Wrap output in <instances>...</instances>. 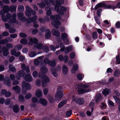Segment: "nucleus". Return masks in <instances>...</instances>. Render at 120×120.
Wrapping results in <instances>:
<instances>
[{
	"label": "nucleus",
	"instance_id": "obj_13",
	"mask_svg": "<svg viewBox=\"0 0 120 120\" xmlns=\"http://www.w3.org/2000/svg\"><path fill=\"white\" fill-rule=\"evenodd\" d=\"M11 54L12 55H14L15 56L18 57L20 55V52L18 51L17 52L15 50L13 49L11 51Z\"/></svg>",
	"mask_w": 120,
	"mask_h": 120
},
{
	"label": "nucleus",
	"instance_id": "obj_3",
	"mask_svg": "<svg viewBox=\"0 0 120 120\" xmlns=\"http://www.w3.org/2000/svg\"><path fill=\"white\" fill-rule=\"evenodd\" d=\"M90 87L89 85L86 84L84 85L82 83H80L76 85L75 88L76 89H78V92L79 94H83L90 91V89L87 88Z\"/></svg>",
	"mask_w": 120,
	"mask_h": 120
},
{
	"label": "nucleus",
	"instance_id": "obj_59",
	"mask_svg": "<svg viewBox=\"0 0 120 120\" xmlns=\"http://www.w3.org/2000/svg\"><path fill=\"white\" fill-rule=\"evenodd\" d=\"M18 101L20 102H24L25 101V99L24 98H19Z\"/></svg>",
	"mask_w": 120,
	"mask_h": 120
},
{
	"label": "nucleus",
	"instance_id": "obj_29",
	"mask_svg": "<svg viewBox=\"0 0 120 120\" xmlns=\"http://www.w3.org/2000/svg\"><path fill=\"white\" fill-rule=\"evenodd\" d=\"M62 71L63 73L64 74H67L68 71V68L67 66L64 65L63 67Z\"/></svg>",
	"mask_w": 120,
	"mask_h": 120
},
{
	"label": "nucleus",
	"instance_id": "obj_16",
	"mask_svg": "<svg viewBox=\"0 0 120 120\" xmlns=\"http://www.w3.org/2000/svg\"><path fill=\"white\" fill-rule=\"evenodd\" d=\"M25 79L26 81L29 82H31L33 80L30 74L26 75Z\"/></svg>",
	"mask_w": 120,
	"mask_h": 120
},
{
	"label": "nucleus",
	"instance_id": "obj_39",
	"mask_svg": "<svg viewBox=\"0 0 120 120\" xmlns=\"http://www.w3.org/2000/svg\"><path fill=\"white\" fill-rule=\"evenodd\" d=\"M24 8L22 5H19L18 7V10L19 11H23L24 10Z\"/></svg>",
	"mask_w": 120,
	"mask_h": 120
},
{
	"label": "nucleus",
	"instance_id": "obj_56",
	"mask_svg": "<svg viewBox=\"0 0 120 120\" xmlns=\"http://www.w3.org/2000/svg\"><path fill=\"white\" fill-rule=\"evenodd\" d=\"M112 70L110 68H108L106 70V72L107 73H112Z\"/></svg>",
	"mask_w": 120,
	"mask_h": 120
},
{
	"label": "nucleus",
	"instance_id": "obj_62",
	"mask_svg": "<svg viewBox=\"0 0 120 120\" xmlns=\"http://www.w3.org/2000/svg\"><path fill=\"white\" fill-rule=\"evenodd\" d=\"M15 30L14 28H10L9 30V32L11 33H13L15 32Z\"/></svg>",
	"mask_w": 120,
	"mask_h": 120
},
{
	"label": "nucleus",
	"instance_id": "obj_41",
	"mask_svg": "<svg viewBox=\"0 0 120 120\" xmlns=\"http://www.w3.org/2000/svg\"><path fill=\"white\" fill-rule=\"evenodd\" d=\"M40 62V61L37 59H35L34 61V64L35 65H38L39 64Z\"/></svg>",
	"mask_w": 120,
	"mask_h": 120
},
{
	"label": "nucleus",
	"instance_id": "obj_10",
	"mask_svg": "<svg viewBox=\"0 0 120 120\" xmlns=\"http://www.w3.org/2000/svg\"><path fill=\"white\" fill-rule=\"evenodd\" d=\"M44 61L46 64H48L49 65L53 67L56 65V63L55 60L52 61H50L47 58H45Z\"/></svg>",
	"mask_w": 120,
	"mask_h": 120
},
{
	"label": "nucleus",
	"instance_id": "obj_46",
	"mask_svg": "<svg viewBox=\"0 0 120 120\" xmlns=\"http://www.w3.org/2000/svg\"><path fill=\"white\" fill-rule=\"evenodd\" d=\"M48 92V88H45L44 89L43 92L44 94L45 95H46Z\"/></svg>",
	"mask_w": 120,
	"mask_h": 120
},
{
	"label": "nucleus",
	"instance_id": "obj_8",
	"mask_svg": "<svg viewBox=\"0 0 120 120\" xmlns=\"http://www.w3.org/2000/svg\"><path fill=\"white\" fill-rule=\"evenodd\" d=\"M105 3V2H103L97 4L95 7V10H96L99 8L102 7H105L107 9L112 8L113 9L116 8L115 7H112L109 5H106Z\"/></svg>",
	"mask_w": 120,
	"mask_h": 120
},
{
	"label": "nucleus",
	"instance_id": "obj_43",
	"mask_svg": "<svg viewBox=\"0 0 120 120\" xmlns=\"http://www.w3.org/2000/svg\"><path fill=\"white\" fill-rule=\"evenodd\" d=\"M6 46L8 49L11 48L13 47V45L11 43H8L6 44Z\"/></svg>",
	"mask_w": 120,
	"mask_h": 120
},
{
	"label": "nucleus",
	"instance_id": "obj_58",
	"mask_svg": "<svg viewBox=\"0 0 120 120\" xmlns=\"http://www.w3.org/2000/svg\"><path fill=\"white\" fill-rule=\"evenodd\" d=\"M52 74L53 76L55 77H57V74L55 71H54V70H52Z\"/></svg>",
	"mask_w": 120,
	"mask_h": 120
},
{
	"label": "nucleus",
	"instance_id": "obj_53",
	"mask_svg": "<svg viewBox=\"0 0 120 120\" xmlns=\"http://www.w3.org/2000/svg\"><path fill=\"white\" fill-rule=\"evenodd\" d=\"M20 60L21 61H24L25 60V58L22 56H20L19 57Z\"/></svg>",
	"mask_w": 120,
	"mask_h": 120
},
{
	"label": "nucleus",
	"instance_id": "obj_54",
	"mask_svg": "<svg viewBox=\"0 0 120 120\" xmlns=\"http://www.w3.org/2000/svg\"><path fill=\"white\" fill-rule=\"evenodd\" d=\"M10 101L9 99H7L5 101V104L8 105H9L10 102Z\"/></svg>",
	"mask_w": 120,
	"mask_h": 120
},
{
	"label": "nucleus",
	"instance_id": "obj_7",
	"mask_svg": "<svg viewBox=\"0 0 120 120\" xmlns=\"http://www.w3.org/2000/svg\"><path fill=\"white\" fill-rule=\"evenodd\" d=\"M55 4L53 0H44L39 4L40 7L41 8L45 7L46 5L50 6L51 4L54 5Z\"/></svg>",
	"mask_w": 120,
	"mask_h": 120
},
{
	"label": "nucleus",
	"instance_id": "obj_11",
	"mask_svg": "<svg viewBox=\"0 0 120 120\" xmlns=\"http://www.w3.org/2000/svg\"><path fill=\"white\" fill-rule=\"evenodd\" d=\"M22 87L23 89L27 90H29L31 88V85L29 84L26 83L24 81H23L22 82Z\"/></svg>",
	"mask_w": 120,
	"mask_h": 120
},
{
	"label": "nucleus",
	"instance_id": "obj_1",
	"mask_svg": "<svg viewBox=\"0 0 120 120\" xmlns=\"http://www.w3.org/2000/svg\"><path fill=\"white\" fill-rule=\"evenodd\" d=\"M10 8L7 5L4 6L3 8V10H1L0 12V14L2 16V19L5 22L7 21L8 20L11 18L10 20L11 23H13L16 22V15L14 13L13 15L11 17V14L8 13L6 15V18L5 17L4 15L5 13H7L9 12Z\"/></svg>",
	"mask_w": 120,
	"mask_h": 120
},
{
	"label": "nucleus",
	"instance_id": "obj_38",
	"mask_svg": "<svg viewBox=\"0 0 120 120\" xmlns=\"http://www.w3.org/2000/svg\"><path fill=\"white\" fill-rule=\"evenodd\" d=\"M23 46L21 44H19L15 46V49L17 50H19L22 49V47Z\"/></svg>",
	"mask_w": 120,
	"mask_h": 120
},
{
	"label": "nucleus",
	"instance_id": "obj_28",
	"mask_svg": "<svg viewBox=\"0 0 120 120\" xmlns=\"http://www.w3.org/2000/svg\"><path fill=\"white\" fill-rule=\"evenodd\" d=\"M110 92V90L109 89L106 88L103 90L102 92V93L105 96H106L108 95Z\"/></svg>",
	"mask_w": 120,
	"mask_h": 120
},
{
	"label": "nucleus",
	"instance_id": "obj_32",
	"mask_svg": "<svg viewBox=\"0 0 120 120\" xmlns=\"http://www.w3.org/2000/svg\"><path fill=\"white\" fill-rule=\"evenodd\" d=\"M66 100H63L60 102L58 104V107L59 108H60L63 106L66 102Z\"/></svg>",
	"mask_w": 120,
	"mask_h": 120
},
{
	"label": "nucleus",
	"instance_id": "obj_12",
	"mask_svg": "<svg viewBox=\"0 0 120 120\" xmlns=\"http://www.w3.org/2000/svg\"><path fill=\"white\" fill-rule=\"evenodd\" d=\"M26 15L27 17H29L31 16V11L32 10L30 8L28 5L26 6Z\"/></svg>",
	"mask_w": 120,
	"mask_h": 120
},
{
	"label": "nucleus",
	"instance_id": "obj_51",
	"mask_svg": "<svg viewBox=\"0 0 120 120\" xmlns=\"http://www.w3.org/2000/svg\"><path fill=\"white\" fill-rule=\"evenodd\" d=\"M92 36L93 38L95 39H96L97 38V33L96 32H94V33L92 34Z\"/></svg>",
	"mask_w": 120,
	"mask_h": 120
},
{
	"label": "nucleus",
	"instance_id": "obj_33",
	"mask_svg": "<svg viewBox=\"0 0 120 120\" xmlns=\"http://www.w3.org/2000/svg\"><path fill=\"white\" fill-rule=\"evenodd\" d=\"M120 71L117 70H116L115 71L113 75L116 77H118L120 75Z\"/></svg>",
	"mask_w": 120,
	"mask_h": 120
},
{
	"label": "nucleus",
	"instance_id": "obj_52",
	"mask_svg": "<svg viewBox=\"0 0 120 120\" xmlns=\"http://www.w3.org/2000/svg\"><path fill=\"white\" fill-rule=\"evenodd\" d=\"M38 75V72L36 71H34L33 73V75L34 77H37Z\"/></svg>",
	"mask_w": 120,
	"mask_h": 120
},
{
	"label": "nucleus",
	"instance_id": "obj_30",
	"mask_svg": "<svg viewBox=\"0 0 120 120\" xmlns=\"http://www.w3.org/2000/svg\"><path fill=\"white\" fill-rule=\"evenodd\" d=\"M72 49V47L71 46H70L69 47L66 48L65 50V53L67 54L69 51H71Z\"/></svg>",
	"mask_w": 120,
	"mask_h": 120
},
{
	"label": "nucleus",
	"instance_id": "obj_61",
	"mask_svg": "<svg viewBox=\"0 0 120 120\" xmlns=\"http://www.w3.org/2000/svg\"><path fill=\"white\" fill-rule=\"evenodd\" d=\"M2 35L4 36H6L9 35V33L8 32H5L2 33Z\"/></svg>",
	"mask_w": 120,
	"mask_h": 120
},
{
	"label": "nucleus",
	"instance_id": "obj_35",
	"mask_svg": "<svg viewBox=\"0 0 120 120\" xmlns=\"http://www.w3.org/2000/svg\"><path fill=\"white\" fill-rule=\"evenodd\" d=\"M20 43L23 45L26 44L28 43L27 40L25 39H22L20 41Z\"/></svg>",
	"mask_w": 120,
	"mask_h": 120
},
{
	"label": "nucleus",
	"instance_id": "obj_55",
	"mask_svg": "<svg viewBox=\"0 0 120 120\" xmlns=\"http://www.w3.org/2000/svg\"><path fill=\"white\" fill-rule=\"evenodd\" d=\"M116 59L117 62L118 64H120V58L118 55L116 56Z\"/></svg>",
	"mask_w": 120,
	"mask_h": 120
},
{
	"label": "nucleus",
	"instance_id": "obj_34",
	"mask_svg": "<svg viewBox=\"0 0 120 120\" xmlns=\"http://www.w3.org/2000/svg\"><path fill=\"white\" fill-rule=\"evenodd\" d=\"M9 68L10 70L11 71L14 72L16 71L15 68L11 64H10L9 65Z\"/></svg>",
	"mask_w": 120,
	"mask_h": 120
},
{
	"label": "nucleus",
	"instance_id": "obj_20",
	"mask_svg": "<svg viewBox=\"0 0 120 120\" xmlns=\"http://www.w3.org/2000/svg\"><path fill=\"white\" fill-rule=\"evenodd\" d=\"M3 54L5 56H7L9 54V52L8 50L5 47H3Z\"/></svg>",
	"mask_w": 120,
	"mask_h": 120
},
{
	"label": "nucleus",
	"instance_id": "obj_49",
	"mask_svg": "<svg viewBox=\"0 0 120 120\" xmlns=\"http://www.w3.org/2000/svg\"><path fill=\"white\" fill-rule=\"evenodd\" d=\"M23 15V12H20L17 14V15L19 19L21 18Z\"/></svg>",
	"mask_w": 120,
	"mask_h": 120
},
{
	"label": "nucleus",
	"instance_id": "obj_18",
	"mask_svg": "<svg viewBox=\"0 0 120 120\" xmlns=\"http://www.w3.org/2000/svg\"><path fill=\"white\" fill-rule=\"evenodd\" d=\"M68 36L67 34L66 33H63L61 35V37L62 39L64 40V41L65 42V40H66L67 42H68V39L66 38Z\"/></svg>",
	"mask_w": 120,
	"mask_h": 120
},
{
	"label": "nucleus",
	"instance_id": "obj_36",
	"mask_svg": "<svg viewBox=\"0 0 120 120\" xmlns=\"http://www.w3.org/2000/svg\"><path fill=\"white\" fill-rule=\"evenodd\" d=\"M36 55V53L34 51L31 52L28 54L29 56L31 57H34Z\"/></svg>",
	"mask_w": 120,
	"mask_h": 120
},
{
	"label": "nucleus",
	"instance_id": "obj_5",
	"mask_svg": "<svg viewBox=\"0 0 120 120\" xmlns=\"http://www.w3.org/2000/svg\"><path fill=\"white\" fill-rule=\"evenodd\" d=\"M41 71L39 73V77L41 78H43L46 82L48 83L49 82V79L45 74L48 71V69L45 66H42L40 69Z\"/></svg>",
	"mask_w": 120,
	"mask_h": 120
},
{
	"label": "nucleus",
	"instance_id": "obj_40",
	"mask_svg": "<svg viewBox=\"0 0 120 120\" xmlns=\"http://www.w3.org/2000/svg\"><path fill=\"white\" fill-rule=\"evenodd\" d=\"M75 56V52H72L70 55L69 57L70 59H73L74 58Z\"/></svg>",
	"mask_w": 120,
	"mask_h": 120
},
{
	"label": "nucleus",
	"instance_id": "obj_57",
	"mask_svg": "<svg viewBox=\"0 0 120 120\" xmlns=\"http://www.w3.org/2000/svg\"><path fill=\"white\" fill-rule=\"evenodd\" d=\"M7 92L6 90L3 89L1 91V94L3 95H5Z\"/></svg>",
	"mask_w": 120,
	"mask_h": 120
},
{
	"label": "nucleus",
	"instance_id": "obj_23",
	"mask_svg": "<svg viewBox=\"0 0 120 120\" xmlns=\"http://www.w3.org/2000/svg\"><path fill=\"white\" fill-rule=\"evenodd\" d=\"M78 68V65L77 64H74L73 66V68L71 71V72L72 73H74Z\"/></svg>",
	"mask_w": 120,
	"mask_h": 120
},
{
	"label": "nucleus",
	"instance_id": "obj_44",
	"mask_svg": "<svg viewBox=\"0 0 120 120\" xmlns=\"http://www.w3.org/2000/svg\"><path fill=\"white\" fill-rule=\"evenodd\" d=\"M10 77L11 80H13L15 78V76L14 74H11L10 75Z\"/></svg>",
	"mask_w": 120,
	"mask_h": 120
},
{
	"label": "nucleus",
	"instance_id": "obj_45",
	"mask_svg": "<svg viewBox=\"0 0 120 120\" xmlns=\"http://www.w3.org/2000/svg\"><path fill=\"white\" fill-rule=\"evenodd\" d=\"M101 9V8L99 9H98L97 12V14L100 17V16L101 15V12L102 11Z\"/></svg>",
	"mask_w": 120,
	"mask_h": 120
},
{
	"label": "nucleus",
	"instance_id": "obj_26",
	"mask_svg": "<svg viewBox=\"0 0 120 120\" xmlns=\"http://www.w3.org/2000/svg\"><path fill=\"white\" fill-rule=\"evenodd\" d=\"M25 75V72L22 70L19 71L18 73V77H23Z\"/></svg>",
	"mask_w": 120,
	"mask_h": 120
},
{
	"label": "nucleus",
	"instance_id": "obj_24",
	"mask_svg": "<svg viewBox=\"0 0 120 120\" xmlns=\"http://www.w3.org/2000/svg\"><path fill=\"white\" fill-rule=\"evenodd\" d=\"M13 110L14 112L15 113L18 112L19 110V109L17 105H14L13 107Z\"/></svg>",
	"mask_w": 120,
	"mask_h": 120
},
{
	"label": "nucleus",
	"instance_id": "obj_6",
	"mask_svg": "<svg viewBox=\"0 0 120 120\" xmlns=\"http://www.w3.org/2000/svg\"><path fill=\"white\" fill-rule=\"evenodd\" d=\"M50 18L52 21V24L54 27L57 28L61 25V22L58 20L60 19V17L58 15H52L50 17Z\"/></svg>",
	"mask_w": 120,
	"mask_h": 120
},
{
	"label": "nucleus",
	"instance_id": "obj_27",
	"mask_svg": "<svg viewBox=\"0 0 120 120\" xmlns=\"http://www.w3.org/2000/svg\"><path fill=\"white\" fill-rule=\"evenodd\" d=\"M12 90L14 91L17 93H19L20 91V88L18 86H16L15 87H13L12 88Z\"/></svg>",
	"mask_w": 120,
	"mask_h": 120
},
{
	"label": "nucleus",
	"instance_id": "obj_50",
	"mask_svg": "<svg viewBox=\"0 0 120 120\" xmlns=\"http://www.w3.org/2000/svg\"><path fill=\"white\" fill-rule=\"evenodd\" d=\"M72 113V111L71 110H69L66 112V115L67 116L69 117L71 116Z\"/></svg>",
	"mask_w": 120,
	"mask_h": 120
},
{
	"label": "nucleus",
	"instance_id": "obj_48",
	"mask_svg": "<svg viewBox=\"0 0 120 120\" xmlns=\"http://www.w3.org/2000/svg\"><path fill=\"white\" fill-rule=\"evenodd\" d=\"M19 36L22 38L25 37L26 36V34L23 33H20L19 34Z\"/></svg>",
	"mask_w": 120,
	"mask_h": 120
},
{
	"label": "nucleus",
	"instance_id": "obj_9",
	"mask_svg": "<svg viewBox=\"0 0 120 120\" xmlns=\"http://www.w3.org/2000/svg\"><path fill=\"white\" fill-rule=\"evenodd\" d=\"M55 96L57 98H62L64 97V93L63 92V89L62 87L59 86L58 87L57 91L56 94Z\"/></svg>",
	"mask_w": 120,
	"mask_h": 120
},
{
	"label": "nucleus",
	"instance_id": "obj_4",
	"mask_svg": "<svg viewBox=\"0 0 120 120\" xmlns=\"http://www.w3.org/2000/svg\"><path fill=\"white\" fill-rule=\"evenodd\" d=\"M55 0L56 1V4L55 6V10L57 11L59 14L62 15L63 14L64 12L67 10L66 8L63 7H60L61 4H63L64 1L61 0L59 2L57 0Z\"/></svg>",
	"mask_w": 120,
	"mask_h": 120
},
{
	"label": "nucleus",
	"instance_id": "obj_47",
	"mask_svg": "<svg viewBox=\"0 0 120 120\" xmlns=\"http://www.w3.org/2000/svg\"><path fill=\"white\" fill-rule=\"evenodd\" d=\"M19 19L22 22H25L26 21L27 22L28 19L26 20V18L25 17H23Z\"/></svg>",
	"mask_w": 120,
	"mask_h": 120
},
{
	"label": "nucleus",
	"instance_id": "obj_19",
	"mask_svg": "<svg viewBox=\"0 0 120 120\" xmlns=\"http://www.w3.org/2000/svg\"><path fill=\"white\" fill-rule=\"evenodd\" d=\"M45 9L46 11V15H47L50 16L52 14L51 10L50 8L48 7H46L45 8Z\"/></svg>",
	"mask_w": 120,
	"mask_h": 120
},
{
	"label": "nucleus",
	"instance_id": "obj_17",
	"mask_svg": "<svg viewBox=\"0 0 120 120\" xmlns=\"http://www.w3.org/2000/svg\"><path fill=\"white\" fill-rule=\"evenodd\" d=\"M51 33L50 30L49 29H47L46 31L45 38L46 39L49 38L51 37Z\"/></svg>",
	"mask_w": 120,
	"mask_h": 120
},
{
	"label": "nucleus",
	"instance_id": "obj_42",
	"mask_svg": "<svg viewBox=\"0 0 120 120\" xmlns=\"http://www.w3.org/2000/svg\"><path fill=\"white\" fill-rule=\"evenodd\" d=\"M68 57L67 55H65L64 56V62L65 63H67L68 61Z\"/></svg>",
	"mask_w": 120,
	"mask_h": 120
},
{
	"label": "nucleus",
	"instance_id": "obj_2",
	"mask_svg": "<svg viewBox=\"0 0 120 120\" xmlns=\"http://www.w3.org/2000/svg\"><path fill=\"white\" fill-rule=\"evenodd\" d=\"M29 41L28 43L29 45H32L35 43L34 47L39 50H42L45 52H47L49 51V48L47 46H43L41 43L37 42L38 41L37 39L35 38L31 37L28 38Z\"/></svg>",
	"mask_w": 120,
	"mask_h": 120
},
{
	"label": "nucleus",
	"instance_id": "obj_22",
	"mask_svg": "<svg viewBox=\"0 0 120 120\" xmlns=\"http://www.w3.org/2000/svg\"><path fill=\"white\" fill-rule=\"evenodd\" d=\"M35 94L36 96L37 97H41L42 94V92L41 90L38 89L36 91Z\"/></svg>",
	"mask_w": 120,
	"mask_h": 120
},
{
	"label": "nucleus",
	"instance_id": "obj_31",
	"mask_svg": "<svg viewBox=\"0 0 120 120\" xmlns=\"http://www.w3.org/2000/svg\"><path fill=\"white\" fill-rule=\"evenodd\" d=\"M84 77V75L82 74H79L77 75V77L78 79L79 80H82Z\"/></svg>",
	"mask_w": 120,
	"mask_h": 120
},
{
	"label": "nucleus",
	"instance_id": "obj_37",
	"mask_svg": "<svg viewBox=\"0 0 120 120\" xmlns=\"http://www.w3.org/2000/svg\"><path fill=\"white\" fill-rule=\"evenodd\" d=\"M32 101L34 103H39V99L38 98H32Z\"/></svg>",
	"mask_w": 120,
	"mask_h": 120
},
{
	"label": "nucleus",
	"instance_id": "obj_21",
	"mask_svg": "<svg viewBox=\"0 0 120 120\" xmlns=\"http://www.w3.org/2000/svg\"><path fill=\"white\" fill-rule=\"evenodd\" d=\"M52 33L53 35L56 37L59 36L60 35L59 32L58 31L55 29H53L52 30Z\"/></svg>",
	"mask_w": 120,
	"mask_h": 120
},
{
	"label": "nucleus",
	"instance_id": "obj_25",
	"mask_svg": "<svg viewBox=\"0 0 120 120\" xmlns=\"http://www.w3.org/2000/svg\"><path fill=\"white\" fill-rule=\"evenodd\" d=\"M37 18V15H35L33 16L31 19H28L27 20V22L29 23H30L32 21H35Z\"/></svg>",
	"mask_w": 120,
	"mask_h": 120
},
{
	"label": "nucleus",
	"instance_id": "obj_60",
	"mask_svg": "<svg viewBox=\"0 0 120 120\" xmlns=\"http://www.w3.org/2000/svg\"><path fill=\"white\" fill-rule=\"evenodd\" d=\"M60 48H61V51H63L64 50L65 47L63 44L60 45Z\"/></svg>",
	"mask_w": 120,
	"mask_h": 120
},
{
	"label": "nucleus",
	"instance_id": "obj_14",
	"mask_svg": "<svg viewBox=\"0 0 120 120\" xmlns=\"http://www.w3.org/2000/svg\"><path fill=\"white\" fill-rule=\"evenodd\" d=\"M39 99V103H40L44 106H46L47 103V101L45 99L43 98H38Z\"/></svg>",
	"mask_w": 120,
	"mask_h": 120
},
{
	"label": "nucleus",
	"instance_id": "obj_64",
	"mask_svg": "<svg viewBox=\"0 0 120 120\" xmlns=\"http://www.w3.org/2000/svg\"><path fill=\"white\" fill-rule=\"evenodd\" d=\"M116 26L117 28H120V22H117L116 24Z\"/></svg>",
	"mask_w": 120,
	"mask_h": 120
},
{
	"label": "nucleus",
	"instance_id": "obj_63",
	"mask_svg": "<svg viewBox=\"0 0 120 120\" xmlns=\"http://www.w3.org/2000/svg\"><path fill=\"white\" fill-rule=\"evenodd\" d=\"M4 70V66L3 65H0V71H2Z\"/></svg>",
	"mask_w": 120,
	"mask_h": 120
},
{
	"label": "nucleus",
	"instance_id": "obj_15",
	"mask_svg": "<svg viewBox=\"0 0 120 120\" xmlns=\"http://www.w3.org/2000/svg\"><path fill=\"white\" fill-rule=\"evenodd\" d=\"M76 102L79 105L83 104L84 102V99L83 98H79L76 99Z\"/></svg>",
	"mask_w": 120,
	"mask_h": 120
}]
</instances>
